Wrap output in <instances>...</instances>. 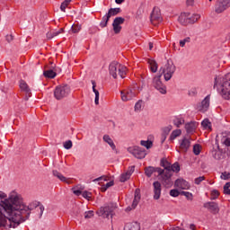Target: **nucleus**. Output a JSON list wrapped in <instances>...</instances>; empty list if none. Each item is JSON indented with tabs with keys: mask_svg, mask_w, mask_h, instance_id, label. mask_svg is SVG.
Wrapping results in <instances>:
<instances>
[{
	"mask_svg": "<svg viewBox=\"0 0 230 230\" xmlns=\"http://www.w3.org/2000/svg\"><path fill=\"white\" fill-rule=\"evenodd\" d=\"M83 192L84 191H82V190H79V189H76V188L73 189L74 195H76L77 197H80V195H82Z\"/></svg>",
	"mask_w": 230,
	"mask_h": 230,
	"instance_id": "56",
	"label": "nucleus"
},
{
	"mask_svg": "<svg viewBox=\"0 0 230 230\" xmlns=\"http://www.w3.org/2000/svg\"><path fill=\"white\" fill-rule=\"evenodd\" d=\"M230 182H226L225 185H224V193L225 195H230Z\"/></svg>",
	"mask_w": 230,
	"mask_h": 230,
	"instance_id": "51",
	"label": "nucleus"
},
{
	"mask_svg": "<svg viewBox=\"0 0 230 230\" xmlns=\"http://www.w3.org/2000/svg\"><path fill=\"white\" fill-rule=\"evenodd\" d=\"M140 145L148 150L151 146H153L154 144L150 140H142L140 141Z\"/></svg>",
	"mask_w": 230,
	"mask_h": 230,
	"instance_id": "41",
	"label": "nucleus"
},
{
	"mask_svg": "<svg viewBox=\"0 0 230 230\" xmlns=\"http://www.w3.org/2000/svg\"><path fill=\"white\" fill-rule=\"evenodd\" d=\"M121 13V8L117 7V8H111V9H109L107 13L111 17H114L115 15H118V13Z\"/></svg>",
	"mask_w": 230,
	"mask_h": 230,
	"instance_id": "33",
	"label": "nucleus"
},
{
	"mask_svg": "<svg viewBox=\"0 0 230 230\" xmlns=\"http://www.w3.org/2000/svg\"><path fill=\"white\" fill-rule=\"evenodd\" d=\"M69 3H71V0H65L61 5H60V10L61 12H66V8L69 5Z\"/></svg>",
	"mask_w": 230,
	"mask_h": 230,
	"instance_id": "46",
	"label": "nucleus"
},
{
	"mask_svg": "<svg viewBox=\"0 0 230 230\" xmlns=\"http://www.w3.org/2000/svg\"><path fill=\"white\" fill-rule=\"evenodd\" d=\"M162 186L161 182L159 181H155L153 183V191H154V199L155 200H159L161 199V191H162Z\"/></svg>",
	"mask_w": 230,
	"mask_h": 230,
	"instance_id": "16",
	"label": "nucleus"
},
{
	"mask_svg": "<svg viewBox=\"0 0 230 230\" xmlns=\"http://www.w3.org/2000/svg\"><path fill=\"white\" fill-rule=\"evenodd\" d=\"M155 172H157V170L154 166H148L145 168V174L146 177H152Z\"/></svg>",
	"mask_w": 230,
	"mask_h": 230,
	"instance_id": "31",
	"label": "nucleus"
},
{
	"mask_svg": "<svg viewBox=\"0 0 230 230\" xmlns=\"http://www.w3.org/2000/svg\"><path fill=\"white\" fill-rule=\"evenodd\" d=\"M122 102H130L133 98H136V93L132 90H124L120 92Z\"/></svg>",
	"mask_w": 230,
	"mask_h": 230,
	"instance_id": "15",
	"label": "nucleus"
},
{
	"mask_svg": "<svg viewBox=\"0 0 230 230\" xmlns=\"http://www.w3.org/2000/svg\"><path fill=\"white\" fill-rule=\"evenodd\" d=\"M174 186L175 188H179V190H190V183L184 179H177Z\"/></svg>",
	"mask_w": 230,
	"mask_h": 230,
	"instance_id": "18",
	"label": "nucleus"
},
{
	"mask_svg": "<svg viewBox=\"0 0 230 230\" xmlns=\"http://www.w3.org/2000/svg\"><path fill=\"white\" fill-rule=\"evenodd\" d=\"M54 37H58V35H60L61 33H64V29H59L58 31H52Z\"/></svg>",
	"mask_w": 230,
	"mask_h": 230,
	"instance_id": "57",
	"label": "nucleus"
},
{
	"mask_svg": "<svg viewBox=\"0 0 230 230\" xmlns=\"http://www.w3.org/2000/svg\"><path fill=\"white\" fill-rule=\"evenodd\" d=\"M172 123L177 128H181V125H184V118L176 116L173 118Z\"/></svg>",
	"mask_w": 230,
	"mask_h": 230,
	"instance_id": "27",
	"label": "nucleus"
},
{
	"mask_svg": "<svg viewBox=\"0 0 230 230\" xmlns=\"http://www.w3.org/2000/svg\"><path fill=\"white\" fill-rule=\"evenodd\" d=\"M221 142L225 146H230V133L227 137H223Z\"/></svg>",
	"mask_w": 230,
	"mask_h": 230,
	"instance_id": "43",
	"label": "nucleus"
},
{
	"mask_svg": "<svg viewBox=\"0 0 230 230\" xmlns=\"http://www.w3.org/2000/svg\"><path fill=\"white\" fill-rule=\"evenodd\" d=\"M220 196V192H218L217 190H213L211 191V200H217V199H218V197Z\"/></svg>",
	"mask_w": 230,
	"mask_h": 230,
	"instance_id": "44",
	"label": "nucleus"
},
{
	"mask_svg": "<svg viewBox=\"0 0 230 230\" xmlns=\"http://www.w3.org/2000/svg\"><path fill=\"white\" fill-rule=\"evenodd\" d=\"M161 76H163L162 74L155 75L153 78V86L160 93V94H166V85L161 81Z\"/></svg>",
	"mask_w": 230,
	"mask_h": 230,
	"instance_id": "7",
	"label": "nucleus"
},
{
	"mask_svg": "<svg viewBox=\"0 0 230 230\" xmlns=\"http://www.w3.org/2000/svg\"><path fill=\"white\" fill-rule=\"evenodd\" d=\"M64 148H66V150H71V148H73V142L71 140H67L64 143Z\"/></svg>",
	"mask_w": 230,
	"mask_h": 230,
	"instance_id": "48",
	"label": "nucleus"
},
{
	"mask_svg": "<svg viewBox=\"0 0 230 230\" xmlns=\"http://www.w3.org/2000/svg\"><path fill=\"white\" fill-rule=\"evenodd\" d=\"M128 152L137 159H145V157H146V150L137 146L128 147Z\"/></svg>",
	"mask_w": 230,
	"mask_h": 230,
	"instance_id": "6",
	"label": "nucleus"
},
{
	"mask_svg": "<svg viewBox=\"0 0 230 230\" xmlns=\"http://www.w3.org/2000/svg\"><path fill=\"white\" fill-rule=\"evenodd\" d=\"M43 75L45 76V78H55V76H57V73L49 69V70H45L43 72Z\"/></svg>",
	"mask_w": 230,
	"mask_h": 230,
	"instance_id": "34",
	"label": "nucleus"
},
{
	"mask_svg": "<svg viewBox=\"0 0 230 230\" xmlns=\"http://www.w3.org/2000/svg\"><path fill=\"white\" fill-rule=\"evenodd\" d=\"M206 178L204 176H199L194 180L195 184L199 186L202 181H204Z\"/></svg>",
	"mask_w": 230,
	"mask_h": 230,
	"instance_id": "54",
	"label": "nucleus"
},
{
	"mask_svg": "<svg viewBox=\"0 0 230 230\" xmlns=\"http://www.w3.org/2000/svg\"><path fill=\"white\" fill-rule=\"evenodd\" d=\"M150 19L154 26H157V24L163 22V16L161 15V9L159 7H154Z\"/></svg>",
	"mask_w": 230,
	"mask_h": 230,
	"instance_id": "10",
	"label": "nucleus"
},
{
	"mask_svg": "<svg viewBox=\"0 0 230 230\" xmlns=\"http://www.w3.org/2000/svg\"><path fill=\"white\" fill-rule=\"evenodd\" d=\"M53 37H55V35H53V32H48L47 33V38L48 39H53Z\"/></svg>",
	"mask_w": 230,
	"mask_h": 230,
	"instance_id": "62",
	"label": "nucleus"
},
{
	"mask_svg": "<svg viewBox=\"0 0 230 230\" xmlns=\"http://www.w3.org/2000/svg\"><path fill=\"white\" fill-rule=\"evenodd\" d=\"M181 134H182V131L181 129H175L173 130L171 135H170V140L173 141V139H175L176 137H179V136H181Z\"/></svg>",
	"mask_w": 230,
	"mask_h": 230,
	"instance_id": "36",
	"label": "nucleus"
},
{
	"mask_svg": "<svg viewBox=\"0 0 230 230\" xmlns=\"http://www.w3.org/2000/svg\"><path fill=\"white\" fill-rule=\"evenodd\" d=\"M125 22V18L123 17H116L113 20L112 26L114 33L118 34L121 31V24Z\"/></svg>",
	"mask_w": 230,
	"mask_h": 230,
	"instance_id": "13",
	"label": "nucleus"
},
{
	"mask_svg": "<svg viewBox=\"0 0 230 230\" xmlns=\"http://www.w3.org/2000/svg\"><path fill=\"white\" fill-rule=\"evenodd\" d=\"M172 125L166 126L164 128H162V135L164 136H168V134H170V132H172Z\"/></svg>",
	"mask_w": 230,
	"mask_h": 230,
	"instance_id": "42",
	"label": "nucleus"
},
{
	"mask_svg": "<svg viewBox=\"0 0 230 230\" xmlns=\"http://www.w3.org/2000/svg\"><path fill=\"white\" fill-rule=\"evenodd\" d=\"M159 175L162 177V182H164V186L166 188H170L172 184H173V181H172V172L171 171H164L162 169H159L158 171Z\"/></svg>",
	"mask_w": 230,
	"mask_h": 230,
	"instance_id": "9",
	"label": "nucleus"
},
{
	"mask_svg": "<svg viewBox=\"0 0 230 230\" xmlns=\"http://www.w3.org/2000/svg\"><path fill=\"white\" fill-rule=\"evenodd\" d=\"M200 19V14L188 13L189 24H195Z\"/></svg>",
	"mask_w": 230,
	"mask_h": 230,
	"instance_id": "24",
	"label": "nucleus"
},
{
	"mask_svg": "<svg viewBox=\"0 0 230 230\" xmlns=\"http://www.w3.org/2000/svg\"><path fill=\"white\" fill-rule=\"evenodd\" d=\"M211 102V95H207L202 102L197 105V110L199 112H208Z\"/></svg>",
	"mask_w": 230,
	"mask_h": 230,
	"instance_id": "11",
	"label": "nucleus"
},
{
	"mask_svg": "<svg viewBox=\"0 0 230 230\" xmlns=\"http://www.w3.org/2000/svg\"><path fill=\"white\" fill-rule=\"evenodd\" d=\"M102 140L104 141V143H107V145H109V146L111 148V150H113L114 152H117L116 144H114V140H112L111 136L104 135L102 137Z\"/></svg>",
	"mask_w": 230,
	"mask_h": 230,
	"instance_id": "22",
	"label": "nucleus"
},
{
	"mask_svg": "<svg viewBox=\"0 0 230 230\" xmlns=\"http://www.w3.org/2000/svg\"><path fill=\"white\" fill-rule=\"evenodd\" d=\"M135 170H136V166L133 165L129 167L128 171H127L126 172L120 175V178H119L120 182H127V181L130 179V176L132 175Z\"/></svg>",
	"mask_w": 230,
	"mask_h": 230,
	"instance_id": "20",
	"label": "nucleus"
},
{
	"mask_svg": "<svg viewBox=\"0 0 230 230\" xmlns=\"http://www.w3.org/2000/svg\"><path fill=\"white\" fill-rule=\"evenodd\" d=\"M109 72L112 78H118V75H119L120 78H125L127 66L120 65L118 61H112L109 66Z\"/></svg>",
	"mask_w": 230,
	"mask_h": 230,
	"instance_id": "3",
	"label": "nucleus"
},
{
	"mask_svg": "<svg viewBox=\"0 0 230 230\" xmlns=\"http://www.w3.org/2000/svg\"><path fill=\"white\" fill-rule=\"evenodd\" d=\"M92 85H93V91L95 94V105H99L100 104V92H98V90H96V82L94 80H92Z\"/></svg>",
	"mask_w": 230,
	"mask_h": 230,
	"instance_id": "28",
	"label": "nucleus"
},
{
	"mask_svg": "<svg viewBox=\"0 0 230 230\" xmlns=\"http://www.w3.org/2000/svg\"><path fill=\"white\" fill-rule=\"evenodd\" d=\"M6 40H7V42H12V40H13V36H12V35H7V36H6Z\"/></svg>",
	"mask_w": 230,
	"mask_h": 230,
	"instance_id": "60",
	"label": "nucleus"
},
{
	"mask_svg": "<svg viewBox=\"0 0 230 230\" xmlns=\"http://www.w3.org/2000/svg\"><path fill=\"white\" fill-rule=\"evenodd\" d=\"M139 200H141V190L136 189L135 197L132 203L133 209H136V208H137V204H139Z\"/></svg>",
	"mask_w": 230,
	"mask_h": 230,
	"instance_id": "23",
	"label": "nucleus"
},
{
	"mask_svg": "<svg viewBox=\"0 0 230 230\" xmlns=\"http://www.w3.org/2000/svg\"><path fill=\"white\" fill-rule=\"evenodd\" d=\"M222 152L220 150H213L212 151V156L214 157V159H217V161H220V159H222Z\"/></svg>",
	"mask_w": 230,
	"mask_h": 230,
	"instance_id": "38",
	"label": "nucleus"
},
{
	"mask_svg": "<svg viewBox=\"0 0 230 230\" xmlns=\"http://www.w3.org/2000/svg\"><path fill=\"white\" fill-rule=\"evenodd\" d=\"M80 30H82V25H79V24L72 25V31L74 33H79Z\"/></svg>",
	"mask_w": 230,
	"mask_h": 230,
	"instance_id": "47",
	"label": "nucleus"
},
{
	"mask_svg": "<svg viewBox=\"0 0 230 230\" xmlns=\"http://www.w3.org/2000/svg\"><path fill=\"white\" fill-rule=\"evenodd\" d=\"M53 176L59 179V181H61L62 182H66V184H71V180L63 176V174L60 173L58 171H53Z\"/></svg>",
	"mask_w": 230,
	"mask_h": 230,
	"instance_id": "26",
	"label": "nucleus"
},
{
	"mask_svg": "<svg viewBox=\"0 0 230 230\" xmlns=\"http://www.w3.org/2000/svg\"><path fill=\"white\" fill-rule=\"evenodd\" d=\"M140 229L141 227L139 226L137 222L128 223L124 227V230H140Z\"/></svg>",
	"mask_w": 230,
	"mask_h": 230,
	"instance_id": "29",
	"label": "nucleus"
},
{
	"mask_svg": "<svg viewBox=\"0 0 230 230\" xmlns=\"http://www.w3.org/2000/svg\"><path fill=\"white\" fill-rule=\"evenodd\" d=\"M142 109H143V100H138L135 103L134 111L135 112H141Z\"/></svg>",
	"mask_w": 230,
	"mask_h": 230,
	"instance_id": "35",
	"label": "nucleus"
},
{
	"mask_svg": "<svg viewBox=\"0 0 230 230\" xmlns=\"http://www.w3.org/2000/svg\"><path fill=\"white\" fill-rule=\"evenodd\" d=\"M176 67L173 63H167L164 68H160V75H164L165 82H169V80H172V76H173Z\"/></svg>",
	"mask_w": 230,
	"mask_h": 230,
	"instance_id": "5",
	"label": "nucleus"
},
{
	"mask_svg": "<svg viewBox=\"0 0 230 230\" xmlns=\"http://www.w3.org/2000/svg\"><path fill=\"white\" fill-rule=\"evenodd\" d=\"M162 166L164 168V171H170L172 168V164H170L167 160H162Z\"/></svg>",
	"mask_w": 230,
	"mask_h": 230,
	"instance_id": "40",
	"label": "nucleus"
},
{
	"mask_svg": "<svg viewBox=\"0 0 230 230\" xmlns=\"http://www.w3.org/2000/svg\"><path fill=\"white\" fill-rule=\"evenodd\" d=\"M230 7V0H217L214 6V12L216 13H223L227 8Z\"/></svg>",
	"mask_w": 230,
	"mask_h": 230,
	"instance_id": "8",
	"label": "nucleus"
},
{
	"mask_svg": "<svg viewBox=\"0 0 230 230\" xmlns=\"http://www.w3.org/2000/svg\"><path fill=\"white\" fill-rule=\"evenodd\" d=\"M179 145H180V150H181V152H188V150L190 149V146H191V141H190V138L184 137L179 140Z\"/></svg>",
	"mask_w": 230,
	"mask_h": 230,
	"instance_id": "17",
	"label": "nucleus"
},
{
	"mask_svg": "<svg viewBox=\"0 0 230 230\" xmlns=\"http://www.w3.org/2000/svg\"><path fill=\"white\" fill-rule=\"evenodd\" d=\"M170 172H175L176 173H179V172H181V165H179V163H174L172 164Z\"/></svg>",
	"mask_w": 230,
	"mask_h": 230,
	"instance_id": "39",
	"label": "nucleus"
},
{
	"mask_svg": "<svg viewBox=\"0 0 230 230\" xmlns=\"http://www.w3.org/2000/svg\"><path fill=\"white\" fill-rule=\"evenodd\" d=\"M71 93V88L69 85H59L56 87L54 90V96L56 100H62L63 98H66V96H69V93Z\"/></svg>",
	"mask_w": 230,
	"mask_h": 230,
	"instance_id": "4",
	"label": "nucleus"
},
{
	"mask_svg": "<svg viewBox=\"0 0 230 230\" xmlns=\"http://www.w3.org/2000/svg\"><path fill=\"white\" fill-rule=\"evenodd\" d=\"M178 21L181 24V26H188V24H190L188 20V13H182L178 17Z\"/></svg>",
	"mask_w": 230,
	"mask_h": 230,
	"instance_id": "25",
	"label": "nucleus"
},
{
	"mask_svg": "<svg viewBox=\"0 0 230 230\" xmlns=\"http://www.w3.org/2000/svg\"><path fill=\"white\" fill-rule=\"evenodd\" d=\"M221 179L224 181H227V179H230V173L227 172H225L221 174Z\"/></svg>",
	"mask_w": 230,
	"mask_h": 230,
	"instance_id": "55",
	"label": "nucleus"
},
{
	"mask_svg": "<svg viewBox=\"0 0 230 230\" xmlns=\"http://www.w3.org/2000/svg\"><path fill=\"white\" fill-rule=\"evenodd\" d=\"M193 3H195V0H187V4L189 6H191L193 4Z\"/></svg>",
	"mask_w": 230,
	"mask_h": 230,
	"instance_id": "63",
	"label": "nucleus"
},
{
	"mask_svg": "<svg viewBox=\"0 0 230 230\" xmlns=\"http://www.w3.org/2000/svg\"><path fill=\"white\" fill-rule=\"evenodd\" d=\"M201 126L205 130H209L211 128V122L209 121V119H205L201 121Z\"/></svg>",
	"mask_w": 230,
	"mask_h": 230,
	"instance_id": "37",
	"label": "nucleus"
},
{
	"mask_svg": "<svg viewBox=\"0 0 230 230\" xmlns=\"http://www.w3.org/2000/svg\"><path fill=\"white\" fill-rule=\"evenodd\" d=\"M185 197H186L187 200H193V193H191V192H187L185 194Z\"/></svg>",
	"mask_w": 230,
	"mask_h": 230,
	"instance_id": "58",
	"label": "nucleus"
},
{
	"mask_svg": "<svg viewBox=\"0 0 230 230\" xmlns=\"http://www.w3.org/2000/svg\"><path fill=\"white\" fill-rule=\"evenodd\" d=\"M19 85L20 89L26 93V100H28V98L31 96V90L30 89V86H28V84H26L24 80H20Z\"/></svg>",
	"mask_w": 230,
	"mask_h": 230,
	"instance_id": "19",
	"label": "nucleus"
},
{
	"mask_svg": "<svg viewBox=\"0 0 230 230\" xmlns=\"http://www.w3.org/2000/svg\"><path fill=\"white\" fill-rule=\"evenodd\" d=\"M111 186H114V181H111L107 182L106 185H105V188H104V191L107 189L111 188Z\"/></svg>",
	"mask_w": 230,
	"mask_h": 230,
	"instance_id": "59",
	"label": "nucleus"
},
{
	"mask_svg": "<svg viewBox=\"0 0 230 230\" xmlns=\"http://www.w3.org/2000/svg\"><path fill=\"white\" fill-rule=\"evenodd\" d=\"M197 127H199V122L190 121L185 124V129L187 134H193L195 130H197Z\"/></svg>",
	"mask_w": 230,
	"mask_h": 230,
	"instance_id": "21",
	"label": "nucleus"
},
{
	"mask_svg": "<svg viewBox=\"0 0 230 230\" xmlns=\"http://www.w3.org/2000/svg\"><path fill=\"white\" fill-rule=\"evenodd\" d=\"M111 19V16L108 14V13L102 17L100 26L101 28H107V24H109V20Z\"/></svg>",
	"mask_w": 230,
	"mask_h": 230,
	"instance_id": "32",
	"label": "nucleus"
},
{
	"mask_svg": "<svg viewBox=\"0 0 230 230\" xmlns=\"http://www.w3.org/2000/svg\"><path fill=\"white\" fill-rule=\"evenodd\" d=\"M170 195L171 197H179L181 195V192L173 189L170 190Z\"/></svg>",
	"mask_w": 230,
	"mask_h": 230,
	"instance_id": "53",
	"label": "nucleus"
},
{
	"mask_svg": "<svg viewBox=\"0 0 230 230\" xmlns=\"http://www.w3.org/2000/svg\"><path fill=\"white\" fill-rule=\"evenodd\" d=\"M204 208L212 212L213 215H217L220 212V208H218V203L214 201H208L204 204Z\"/></svg>",
	"mask_w": 230,
	"mask_h": 230,
	"instance_id": "14",
	"label": "nucleus"
},
{
	"mask_svg": "<svg viewBox=\"0 0 230 230\" xmlns=\"http://www.w3.org/2000/svg\"><path fill=\"white\" fill-rule=\"evenodd\" d=\"M81 195L84 199H86V200H89L91 197H93V194L87 190L83 191Z\"/></svg>",
	"mask_w": 230,
	"mask_h": 230,
	"instance_id": "49",
	"label": "nucleus"
},
{
	"mask_svg": "<svg viewBox=\"0 0 230 230\" xmlns=\"http://www.w3.org/2000/svg\"><path fill=\"white\" fill-rule=\"evenodd\" d=\"M93 217H94V211L89 210L84 212V218L89 219V218H93Z\"/></svg>",
	"mask_w": 230,
	"mask_h": 230,
	"instance_id": "50",
	"label": "nucleus"
},
{
	"mask_svg": "<svg viewBox=\"0 0 230 230\" xmlns=\"http://www.w3.org/2000/svg\"><path fill=\"white\" fill-rule=\"evenodd\" d=\"M190 229H191V230H195V229H196L195 225H194V224H191V225L190 226Z\"/></svg>",
	"mask_w": 230,
	"mask_h": 230,
	"instance_id": "64",
	"label": "nucleus"
},
{
	"mask_svg": "<svg viewBox=\"0 0 230 230\" xmlns=\"http://www.w3.org/2000/svg\"><path fill=\"white\" fill-rule=\"evenodd\" d=\"M191 42V38L187 37L181 40H180V46L181 48H184V46H186V44Z\"/></svg>",
	"mask_w": 230,
	"mask_h": 230,
	"instance_id": "45",
	"label": "nucleus"
},
{
	"mask_svg": "<svg viewBox=\"0 0 230 230\" xmlns=\"http://www.w3.org/2000/svg\"><path fill=\"white\" fill-rule=\"evenodd\" d=\"M147 63L149 65L151 72L157 73V69H158L157 62H155V60L154 59H148Z\"/></svg>",
	"mask_w": 230,
	"mask_h": 230,
	"instance_id": "30",
	"label": "nucleus"
},
{
	"mask_svg": "<svg viewBox=\"0 0 230 230\" xmlns=\"http://www.w3.org/2000/svg\"><path fill=\"white\" fill-rule=\"evenodd\" d=\"M166 137H168V136L162 134V137H161V143L162 144L164 143V141H166Z\"/></svg>",
	"mask_w": 230,
	"mask_h": 230,
	"instance_id": "61",
	"label": "nucleus"
},
{
	"mask_svg": "<svg viewBox=\"0 0 230 230\" xmlns=\"http://www.w3.org/2000/svg\"><path fill=\"white\" fill-rule=\"evenodd\" d=\"M112 211H114V208H112V206L106 205L104 207H101L100 209L97 210V215L103 218H109V217L112 216Z\"/></svg>",
	"mask_w": 230,
	"mask_h": 230,
	"instance_id": "12",
	"label": "nucleus"
},
{
	"mask_svg": "<svg viewBox=\"0 0 230 230\" xmlns=\"http://www.w3.org/2000/svg\"><path fill=\"white\" fill-rule=\"evenodd\" d=\"M40 211V218L44 214V205L39 201H32L26 206L22 197L16 191H12L9 199L0 203V227H17L22 220L30 217L32 209Z\"/></svg>",
	"mask_w": 230,
	"mask_h": 230,
	"instance_id": "1",
	"label": "nucleus"
},
{
	"mask_svg": "<svg viewBox=\"0 0 230 230\" xmlns=\"http://www.w3.org/2000/svg\"><path fill=\"white\" fill-rule=\"evenodd\" d=\"M214 89H217L224 100H230V73L215 77Z\"/></svg>",
	"mask_w": 230,
	"mask_h": 230,
	"instance_id": "2",
	"label": "nucleus"
},
{
	"mask_svg": "<svg viewBox=\"0 0 230 230\" xmlns=\"http://www.w3.org/2000/svg\"><path fill=\"white\" fill-rule=\"evenodd\" d=\"M193 152L195 155H199L200 154V145L197 144L193 146Z\"/></svg>",
	"mask_w": 230,
	"mask_h": 230,
	"instance_id": "52",
	"label": "nucleus"
}]
</instances>
